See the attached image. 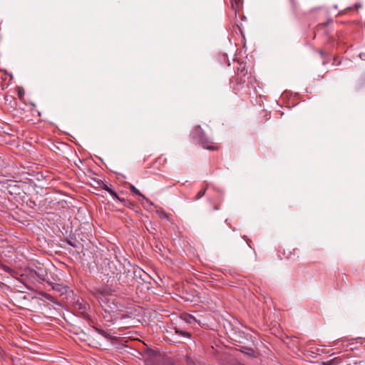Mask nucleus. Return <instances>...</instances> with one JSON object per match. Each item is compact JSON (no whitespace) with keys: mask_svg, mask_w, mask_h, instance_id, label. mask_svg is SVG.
<instances>
[{"mask_svg":"<svg viewBox=\"0 0 365 365\" xmlns=\"http://www.w3.org/2000/svg\"><path fill=\"white\" fill-rule=\"evenodd\" d=\"M30 274L34 279L36 280H43L44 279V275L36 270H31Z\"/></svg>","mask_w":365,"mask_h":365,"instance_id":"obj_3","label":"nucleus"},{"mask_svg":"<svg viewBox=\"0 0 365 365\" xmlns=\"http://www.w3.org/2000/svg\"><path fill=\"white\" fill-rule=\"evenodd\" d=\"M192 136H193V138L196 139L201 143L202 148L205 149H207L209 150H217L220 148V147L216 145H207L208 140L206 139V138L205 136V133L200 126L195 127V128L193 131V133H192Z\"/></svg>","mask_w":365,"mask_h":365,"instance_id":"obj_1","label":"nucleus"},{"mask_svg":"<svg viewBox=\"0 0 365 365\" xmlns=\"http://www.w3.org/2000/svg\"><path fill=\"white\" fill-rule=\"evenodd\" d=\"M359 57L361 58V59H364L363 57H364V55H363L362 53H360L359 54Z\"/></svg>","mask_w":365,"mask_h":365,"instance_id":"obj_19","label":"nucleus"},{"mask_svg":"<svg viewBox=\"0 0 365 365\" xmlns=\"http://www.w3.org/2000/svg\"><path fill=\"white\" fill-rule=\"evenodd\" d=\"M175 333L179 334H180L182 336H185V337H187V338L190 337V333H188L187 331L180 330L178 328H175Z\"/></svg>","mask_w":365,"mask_h":365,"instance_id":"obj_6","label":"nucleus"},{"mask_svg":"<svg viewBox=\"0 0 365 365\" xmlns=\"http://www.w3.org/2000/svg\"><path fill=\"white\" fill-rule=\"evenodd\" d=\"M359 57L361 58V59H364L363 57H364V55H363L362 53H360L359 54Z\"/></svg>","mask_w":365,"mask_h":365,"instance_id":"obj_18","label":"nucleus"},{"mask_svg":"<svg viewBox=\"0 0 365 365\" xmlns=\"http://www.w3.org/2000/svg\"><path fill=\"white\" fill-rule=\"evenodd\" d=\"M205 190L206 189L203 190H200L196 195V200H199L200 198H201L205 195Z\"/></svg>","mask_w":365,"mask_h":365,"instance_id":"obj_8","label":"nucleus"},{"mask_svg":"<svg viewBox=\"0 0 365 365\" xmlns=\"http://www.w3.org/2000/svg\"><path fill=\"white\" fill-rule=\"evenodd\" d=\"M74 307L76 310H78L80 314L82 315L86 314V312L87 310L88 304L85 303L83 301L79 302L78 301L75 305Z\"/></svg>","mask_w":365,"mask_h":365,"instance_id":"obj_2","label":"nucleus"},{"mask_svg":"<svg viewBox=\"0 0 365 365\" xmlns=\"http://www.w3.org/2000/svg\"><path fill=\"white\" fill-rule=\"evenodd\" d=\"M113 197L118 198V194L113 190V193L110 194Z\"/></svg>","mask_w":365,"mask_h":365,"instance_id":"obj_14","label":"nucleus"},{"mask_svg":"<svg viewBox=\"0 0 365 365\" xmlns=\"http://www.w3.org/2000/svg\"><path fill=\"white\" fill-rule=\"evenodd\" d=\"M108 192L110 194H111V193H113V190L112 189L109 188V190H108Z\"/></svg>","mask_w":365,"mask_h":365,"instance_id":"obj_16","label":"nucleus"},{"mask_svg":"<svg viewBox=\"0 0 365 365\" xmlns=\"http://www.w3.org/2000/svg\"><path fill=\"white\" fill-rule=\"evenodd\" d=\"M18 94L19 98H21L24 95V91L22 88L19 89Z\"/></svg>","mask_w":365,"mask_h":365,"instance_id":"obj_10","label":"nucleus"},{"mask_svg":"<svg viewBox=\"0 0 365 365\" xmlns=\"http://www.w3.org/2000/svg\"><path fill=\"white\" fill-rule=\"evenodd\" d=\"M117 200H119L120 202H123L124 205L126 202V200L124 198H120L119 196L118 197Z\"/></svg>","mask_w":365,"mask_h":365,"instance_id":"obj_12","label":"nucleus"},{"mask_svg":"<svg viewBox=\"0 0 365 365\" xmlns=\"http://www.w3.org/2000/svg\"><path fill=\"white\" fill-rule=\"evenodd\" d=\"M108 265H109V267L110 269V271L112 274H116V275L120 274V272H119L118 271V269L116 268L115 263L113 262H108Z\"/></svg>","mask_w":365,"mask_h":365,"instance_id":"obj_5","label":"nucleus"},{"mask_svg":"<svg viewBox=\"0 0 365 365\" xmlns=\"http://www.w3.org/2000/svg\"><path fill=\"white\" fill-rule=\"evenodd\" d=\"M158 213H159V215L161 218H167L168 217V214L166 212H165L164 211H157Z\"/></svg>","mask_w":365,"mask_h":365,"instance_id":"obj_9","label":"nucleus"},{"mask_svg":"<svg viewBox=\"0 0 365 365\" xmlns=\"http://www.w3.org/2000/svg\"><path fill=\"white\" fill-rule=\"evenodd\" d=\"M215 210H217V209H218L217 206H215Z\"/></svg>","mask_w":365,"mask_h":365,"instance_id":"obj_21","label":"nucleus"},{"mask_svg":"<svg viewBox=\"0 0 365 365\" xmlns=\"http://www.w3.org/2000/svg\"><path fill=\"white\" fill-rule=\"evenodd\" d=\"M247 354L253 356L254 355V351L252 349H249V351L247 352Z\"/></svg>","mask_w":365,"mask_h":365,"instance_id":"obj_13","label":"nucleus"},{"mask_svg":"<svg viewBox=\"0 0 365 365\" xmlns=\"http://www.w3.org/2000/svg\"><path fill=\"white\" fill-rule=\"evenodd\" d=\"M98 332L107 339H111V336L102 329H97Z\"/></svg>","mask_w":365,"mask_h":365,"instance_id":"obj_7","label":"nucleus"},{"mask_svg":"<svg viewBox=\"0 0 365 365\" xmlns=\"http://www.w3.org/2000/svg\"><path fill=\"white\" fill-rule=\"evenodd\" d=\"M110 187H108L107 185L106 184H103V189L106 190V191H108V190H109Z\"/></svg>","mask_w":365,"mask_h":365,"instance_id":"obj_15","label":"nucleus"},{"mask_svg":"<svg viewBox=\"0 0 365 365\" xmlns=\"http://www.w3.org/2000/svg\"><path fill=\"white\" fill-rule=\"evenodd\" d=\"M361 7L360 5H359L358 4H355V8L357 9L358 8Z\"/></svg>","mask_w":365,"mask_h":365,"instance_id":"obj_17","label":"nucleus"},{"mask_svg":"<svg viewBox=\"0 0 365 365\" xmlns=\"http://www.w3.org/2000/svg\"><path fill=\"white\" fill-rule=\"evenodd\" d=\"M190 318L192 319H194V317H192V316H190Z\"/></svg>","mask_w":365,"mask_h":365,"instance_id":"obj_20","label":"nucleus"},{"mask_svg":"<svg viewBox=\"0 0 365 365\" xmlns=\"http://www.w3.org/2000/svg\"><path fill=\"white\" fill-rule=\"evenodd\" d=\"M130 190L135 194L142 197L145 200L148 201V199L145 197L144 195H143L134 185L130 184L129 185Z\"/></svg>","mask_w":365,"mask_h":365,"instance_id":"obj_4","label":"nucleus"},{"mask_svg":"<svg viewBox=\"0 0 365 365\" xmlns=\"http://www.w3.org/2000/svg\"><path fill=\"white\" fill-rule=\"evenodd\" d=\"M126 207H131L134 205V203L132 202H125V204L124 205Z\"/></svg>","mask_w":365,"mask_h":365,"instance_id":"obj_11","label":"nucleus"}]
</instances>
